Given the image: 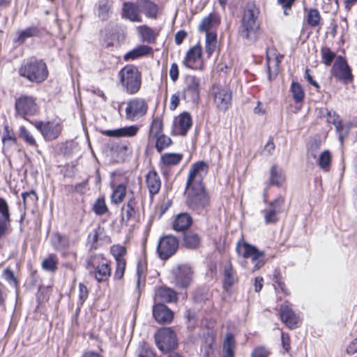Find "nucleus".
I'll return each mask as SVG.
<instances>
[{
    "mask_svg": "<svg viewBox=\"0 0 357 357\" xmlns=\"http://www.w3.org/2000/svg\"><path fill=\"white\" fill-rule=\"evenodd\" d=\"M192 270L186 265H179L174 272L176 285L181 289H186L192 281Z\"/></svg>",
    "mask_w": 357,
    "mask_h": 357,
    "instance_id": "nucleus-19",
    "label": "nucleus"
},
{
    "mask_svg": "<svg viewBox=\"0 0 357 357\" xmlns=\"http://www.w3.org/2000/svg\"><path fill=\"white\" fill-rule=\"evenodd\" d=\"M146 183L151 197L158 194L161 187L160 176L155 169L150 170L146 175Z\"/></svg>",
    "mask_w": 357,
    "mask_h": 357,
    "instance_id": "nucleus-26",
    "label": "nucleus"
},
{
    "mask_svg": "<svg viewBox=\"0 0 357 357\" xmlns=\"http://www.w3.org/2000/svg\"><path fill=\"white\" fill-rule=\"evenodd\" d=\"M284 181L282 172L280 168L274 165L270 169L269 185H276L280 187Z\"/></svg>",
    "mask_w": 357,
    "mask_h": 357,
    "instance_id": "nucleus-38",
    "label": "nucleus"
},
{
    "mask_svg": "<svg viewBox=\"0 0 357 357\" xmlns=\"http://www.w3.org/2000/svg\"><path fill=\"white\" fill-rule=\"evenodd\" d=\"M30 123L42 135L45 142H52L59 137L63 130V125L56 120H34Z\"/></svg>",
    "mask_w": 357,
    "mask_h": 357,
    "instance_id": "nucleus-8",
    "label": "nucleus"
},
{
    "mask_svg": "<svg viewBox=\"0 0 357 357\" xmlns=\"http://www.w3.org/2000/svg\"><path fill=\"white\" fill-rule=\"evenodd\" d=\"M148 109L146 102L142 98H135L130 100L126 108V116L128 119L134 120L136 117L143 116Z\"/></svg>",
    "mask_w": 357,
    "mask_h": 357,
    "instance_id": "nucleus-17",
    "label": "nucleus"
},
{
    "mask_svg": "<svg viewBox=\"0 0 357 357\" xmlns=\"http://www.w3.org/2000/svg\"><path fill=\"white\" fill-rule=\"evenodd\" d=\"M110 252L116 261V270L114 279L115 280H119L122 279L125 273L126 261L124 259V256L127 253V249L126 246L120 244L113 245L110 247Z\"/></svg>",
    "mask_w": 357,
    "mask_h": 357,
    "instance_id": "nucleus-13",
    "label": "nucleus"
},
{
    "mask_svg": "<svg viewBox=\"0 0 357 357\" xmlns=\"http://www.w3.org/2000/svg\"><path fill=\"white\" fill-rule=\"evenodd\" d=\"M318 164L321 169L328 171L331 164V154L328 150L324 151L319 155Z\"/></svg>",
    "mask_w": 357,
    "mask_h": 357,
    "instance_id": "nucleus-45",
    "label": "nucleus"
},
{
    "mask_svg": "<svg viewBox=\"0 0 357 357\" xmlns=\"http://www.w3.org/2000/svg\"><path fill=\"white\" fill-rule=\"evenodd\" d=\"M182 234V246L183 248L190 250H196L199 248L202 238L197 233L188 230Z\"/></svg>",
    "mask_w": 357,
    "mask_h": 357,
    "instance_id": "nucleus-24",
    "label": "nucleus"
},
{
    "mask_svg": "<svg viewBox=\"0 0 357 357\" xmlns=\"http://www.w3.org/2000/svg\"><path fill=\"white\" fill-rule=\"evenodd\" d=\"M284 204V198L281 195L268 202L269 208L261 211L264 215V222L266 225L275 224L279 221L278 215L282 213Z\"/></svg>",
    "mask_w": 357,
    "mask_h": 357,
    "instance_id": "nucleus-12",
    "label": "nucleus"
},
{
    "mask_svg": "<svg viewBox=\"0 0 357 357\" xmlns=\"http://www.w3.org/2000/svg\"><path fill=\"white\" fill-rule=\"evenodd\" d=\"M139 126L137 125H132L119 128V137H133L137 135L139 131Z\"/></svg>",
    "mask_w": 357,
    "mask_h": 357,
    "instance_id": "nucleus-54",
    "label": "nucleus"
},
{
    "mask_svg": "<svg viewBox=\"0 0 357 357\" xmlns=\"http://www.w3.org/2000/svg\"><path fill=\"white\" fill-rule=\"evenodd\" d=\"M43 268L48 271H54L56 268V261L52 256L45 259L42 263Z\"/></svg>",
    "mask_w": 357,
    "mask_h": 357,
    "instance_id": "nucleus-59",
    "label": "nucleus"
},
{
    "mask_svg": "<svg viewBox=\"0 0 357 357\" xmlns=\"http://www.w3.org/2000/svg\"><path fill=\"white\" fill-rule=\"evenodd\" d=\"M202 55V46H192L186 53L183 61L184 65L188 68H192L191 64L199 59Z\"/></svg>",
    "mask_w": 357,
    "mask_h": 357,
    "instance_id": "nucleus-34",
    "label": "nucleus"
},
{
    "mask_svg": "<svg viewBox=\"0 0 357 357\" xmlns=\"http://www.w3.org/2000/svg\"><path fill=\"white\" fill-rule=\"evenodd\" d=\"M351 123H349L347 127H344L343 125L342 121L338 124H337L335 126L336 132L338 135V139L340 142L341 144H343L344 139L347 137L350 128H351Z\"/></svg>",
    "mask_w": 357,
    "mask_h": 357,
    "instance_id": "nucleus-53",
    "label": "nucleus"
},
{
    "mask_svg": "<svg viewBox=\"0 0 357 357\" xmlns=\"http://www.w3.org/2000/svg\"><path fill=\"white\" fill-rule=\"evenodd\" d=\"M153 317L160 324H170L174 317V312L165 304L158 303L153 306Z\"/></svg>",
    "mask_w": 357,
    "mask_h": 357,
    "instance_id": "nucleus-18",
    "label": "nucleus"
},
{
    "mask_svg": "<svg viewBox=\"0 0 357 357\" xmlns=\"http://www.w3.org/2000/svg\"><path fill=\"white\" fill-rule=\"evenodd\" d=\"M119 82L123 91L129 94H136L142 86V73L138 68L132 64H128L119 72Z\"/></svg>",
    "mask_w": 357,
    "mask_h": 357,
    "instance_id": "nucleus-3",
    "label": "nucleus"
},
{
    "mask_svg": "<svg viewBox=\"0 0 357 357\" xmlns=\"http://www.w3.org/2000/svg\"><path fill=\"white\" fill-rule=\"evenodd\" d=\"M280 320L291 330L298 326L299 317L294 312L291 304L285 301L280 307Z\"/></svg>",
    "mask_w": 357,
    "mask_h": 357,
    "instance_id": "nucleus-15",
    "label": "nucleus"
},
{
    "mask_svg": "<svg viewBox=\"0 0 357 357\" xmlns=\"http://www.w3.org/2000/svg\"><path fill=\"white\" fill-rule=\"evenodd\" d=\"M20 75L33 83H42L48 77L49 72L43 59L30 58L19 70Z\"/></svg>",
    "mask_w": 357,
    "mask_h": 357,
    "instance_id": "nucleus-2",
    "label": "nucleus"
},
{
    "mask_svg": "<svg viewBox=\"0 0 357 357\" xmlns=\"http://www.w3.org/2000/svg\"><path fill=\"white\" fill-rule=\"evenodd\" d=\"M236 347V341H235V337L234 335L231 333L228 332L226 333L225 338L223 342V349H235Z\"/></svg>",
    "mask_w": 357,
    "mask_h": 357,
    "instance_id": "nucleus-58",
    "label": "nucleus"
},
{
    "mask_svg": "<svg viewBox=\"0 0 357 357\" xmlns=\"http://www.w3.org/2000/svg\"><path fill=\"white\" fill-rule=\"evenodd\" d=\"M153 138L155 139V147L158 153H161L165 149L172 144V139L165 134L158 135Z\"/></svg>",
    "mask_w": 357,
    "mask_h": 357,
    "instance_id": "nucleus-40",
    "label": "nucleus"
},
{
    "mask_svg": "<svg viewBox=\"0 0 357 357\" xmlns=\"http://www.w3.org/2000/svg\"><path fill=\"white\" fill-rule=\"evenodd\" d=\"M220 24L219 15L216 13H210L201 21L199 25V31L202 33L216 31Z\"/></svg>",
    "mask_w": 357,
    "mask_h": 357,
    "instance_id": "nucleus-25",
    "label": "nucleus"
},
{
    "mask_svg": "<svg viewBox=\"0 0 357 357\" xmlns=\"http://www.w3.org/2000/svg\"><path fill=\"white\" fill-rule=\"evenodd\" d=\"M259 14V9L253 2L246 4L242 17L241 29L240 36L243 38L251 39L255 37L256 31L259 29L257 22Z\"/></svg>",
    "mask_w": 357,
    "mask_h": 357,
    "instance_id": "nucleus-5",
    "label": "nucleus"
},
{
    "mask_svg": "<svg viewBox=\"0 0 357 357\" xmlns=\"http://www.w3.org/2000/svg\"><path fill=\"white\" fill-rule=\"evenodd\" d=\"M178 135L181 136L186 135L188 130L192 126V119L188 112H183L178 116Z\"/></svg>",
    "mask_w": 357,
    "mask_h": 357,
    "instance_id": "nucleus-32",
    "label": "nucleus"
},
{
    "mask_svg": "<svg viewBox=\"0 0 357 357\" xmlns=\"http://www.w3.org/2000/svg\"><path fill=\"white\" fill-rule=\"evenodd\" d=\"M186 86L182 92V98L186 99L187 97L194 103H197L200 97V79L194 75H187L185 77Z\"/></svg>",
    "mask_w": 357,
    "mask_h": 357,
    "instance_id": "nucleus-14",
    "label": "nucleus"
},
{
    "mask_svg": "<svg viewBox=\"0 0 357 357\" xmlns=\"http://www.w3.org/2000/svg\"><path fill=\"white\" fill-rule=\"evenodd\" d=\"M236 250L239 256L244 259H251V262L254 264L253 267L250 269L252 273L262 268L266 263L265 251L260 250L256 245L243 239L238 241Z\"/></svg>",
    "mask_w": 357,
    "mask_h": 357,
    "instance_id": "nucleus-4",
    "label": "nucleus"
},
{
    "mask_svg": "<svg viewBox=\"0 0 357 357\" xmlns=\"http://www.w3.org/2000/svg\"><path fill=\"white\" fill-rule=\"evenodd\" d=\"M156 296L163 302L172 303L178 299L176 292L172 288L161 287L156 291Z\"/></svg>",
    "mask_w": 357,
    "mask_h": 357,
    "instance_id": "nucleus-35",
    "label": "nucleus"
},
{
    "mask_svg": "<svg viewBox=\"0 0 357 357\" xmlns=\"http://www.w3.org/2000/svg\"><path fill=\"white\" fill-rule=\"evenodd\" d=\"M178 246L179 241L175 236L165 235L159 239L156 252L160 259L167 260L176 252Z\"/></svg>",
    "mask_w": 357,
    "mask_h": 357,
    "instance_id": "nucleus-10",
    "label": "nucleus"
},
{
    "mask_svg": "<svg viewBox=\"0 0 357 357\" xmlns=\"http://www.w3.org/2000/svg\"><path fill=\"white\" fill-rule=\"evenodd\" d=\"M2 142L3 143L6 142V141H10L13 144L16 143L17 139L14 134L13 133L12 130L9 129V127L8 126H6L4 127V133L1 139Z\"/></svg>",
    "mask_w": 357,
    "mask_h": 357,
    "instance_id": "nucleus-64",
    "label": "nucleus"
},
{
    "mask_svg": "<svg viewBox=\"0 0 357 357\" xmlns=\"http://www.w3.org/2000/svg\"><path fill=\"white\" fill-rule=\"evenodd\" d=\"M290 91L296 103H301L304 100L305 91L299 82H292L290 86Z\"/></svg>",
    "mask_w": 357,
    "mask_h": 357,
    "instance_id": "nucleus-39",
    "label": "nucleus"
},
{
    "mask_svg": "<svg viewBox=\"0 0 357 357\" xmlns=\"http://www.w3.org/2000/svg\"><path fill=\"white\" fill-rule=\"evenodd\" d=\"M330 73L337 82L344 85L349 84L354 80L352 68L347 58L342 55H338L336 57L330 70Z\"/></svg>",
    "mask_w": 357,
    "mask_h": 357,
    "instance_id": "nucleus-7",
    "label": "nucleus"
},
{
    "mask_svg": "<svg viewBox=\"0 0 357 357\" xmlns=\"http://www.w3.org/2000/svg\"><path fill=\"white\" fill-rule=\"evenodd\" d=\"M111 268L107 262L100 264L90 274L98 283L107 281L111 275Z\"/></svg>",
    "mask_w": 357,
    "mask_h": 357,
    "instance_id": "nucleus-27",
    "label": "nucleus"
},
{
    "mask_svg": "<svg viewBox=\"0 0 357 357\" xmlns=\"http://www.w3.org/2000/svg\"><path fill=\"white\" fill-rule=\"evenodd\" d=\"M89 296V290L86 286L83 283L79 284V302L82 305Z\"/></svg>",
    "mask_w": 357,
    "mask_h": 357,
    "instance_id": "nucleus-61",
    "label": "nucleus"
},
{
    "mask_svg": "<svg viewBox=\"0 0 357 357\" xmlns=\"http://www.w3.org/2000/svg\"><path fill=\"white\" fill-rule=\"evenodd\" d=\"M183 155L181 153H165L160 157V164L164 166H175L183 160Z\"/></svg>",
    "mask_w": 357,
    "mask_h": 357,
    "instance_id": "nucleus-36",
    "label": "nucleus"
},
{
    "mask_svg": "<svg viewBox=\"0 0 357 357\" xmlns=\"http://www.w3.org/2000/svg\"><path fill=\"white\" fill-rule=\"evenodd\" d=\"M187 187L185 184L184 195L186 196L185 204L191 210L201 214L209 205L210 197L200 178L198 183L190 184Z\"/></svg>",
    "mask_w": 357,
    "mask_h": 357,
    "instance_id": "nucleus-1",
    "label": "nucleus"
},
{
    "mask_svg": "<svg viewBox=\"0 0 357 357\" xmlns=\"http://www.w3.org/2000/svg\"><path fill=\"white\" fill-rule=\"evenodd\" d=\"M193 224V218L188 212H181L175 216L172 222V229L176 232H185Z\"/></svg>",
    "mask_w": 357,
    "mask_h": 357,
    "instance_id": "nucleus-20",
    "label": "nucleus"
},
{
    "mask_svg": "<svg viewBox=\"0 0 357 357\" xmlns=\"http://www.w3.org/2000/svg\"><path fill=\"white\" fill-rule=\"evenodd\" d=\"M163 123L160 118L153 119L150 126L149 137H157L158 135L162 134Z\"/></svg>",
    "mask_w": 357,
    "mask_h": 357,
    "instance_id": "nucleus-46",
    "label": "nucleus"
},
{
    "mask_svg": "<svg viewBox=\"0 0 357 357\" xmlns=\"http://www.w3.org/2000/svg\"><path fill=\"white\" fill-rule=\"evenodd\" d=\"M46 31L45 29L37 26H31L25 29L20 30L17 32V37L14 40L15 43H24L27 39L31 38H40Z\"/></svg>",
    "mask_w": 357,
    "mask_h": 357,
    "instance_id": "nucleus-21",
    "label": "nucleus"
},
{
    "mask_svg": "<svg viewBox=\"0 0 357 357\" xmlns=\"http://www.w3.org/2000/svg\"><path fill=\"white\" fill-rule=\"evenodd\" d=\"M213 100L216 107L226 112L231 106L232 91L229 88H224L220 85H213Z\"/></svg>",
    "mask_w": 357,
    "mask_h": 357,
    "instance_id": "nucleus-11",
    "label": "nucleus"
},
{
    "mask_svg": "<svg viewBox=\"0 0 357 357\" xmlns=\"http://www.w3.org/2000/svg\"><path fill=\"white\" fill-rule=\"evenodd\" d=\"M15 115L25 120L27 117L36 115L38 107L36 98L32 96L22 94L15 98Z\"/></svg>",
    "mask_w": 357,
    "mask_h": 357,
    "instance_id": "nucleus-9",
    "label": "nucleus"
},
{
    "mask_svg": "<svg viewBox=\"0 0 357 357\" xmlns=\"http://www.w3.org/2000/svg\"><path fill=\"white\" fill-rule=\"evenodd\" d=\"M266 73H267L268 80L269 81V82H271L272 81H273L274 79H276V77L278 75L279 70L275 68L273 73L271 71V66H270V62H271V59L269 55L270 48L268 47V46H267V48L266 49Z\"/></svg>",
    "mask_w": 357,
    "mask_h": 357,
    "instance_id": "nucleus-51",
    "label": "nucleus"
},
{
    "mask_svg": "<svg viewBox=\"0 0 357 357\" xmlns=\"http://www.w3.org/2000/svg\"><path fill=\"white\" fill-rule=\"evenodd\" d=\"M138 5L133 3L125 2L123 3V15L128 18L132 22H141L142 18L139 13Z\"/></svg>",
    "mask_w": 357,
    "mask_h": 357,
    "instance_id": "nucleus-33",
    "label": "nucleus"
},
{
    "mask_svg": "<svg viewBox=\"0 0 357 357\" xmlns=\"http://www.w3.org/2000/svg\"><path fill=\"white\" fill-rule=\"evenodd\" d=\"M280 338L282 348L287 353H289L291 350L290 336L289 333L282 331Z\"/></svg>",
    "mask_w": 357,
    "mask_h": 357,
    "instance_id": "nucleus-60",
    "label": "nucleus"
},
{
    "mask_svg": "<svg viewBox=\"0 0 357 357\" xmlns=\"http://www.w3.org/2000/svg\"><path fill=\"white\" fill-rule=\"evenodd\" d=\"M19 136L29 145L32 146H37L36 139L25 126H22L20 127Z\"/></svg>",
    "mask_w": 357,
    "mask_h": 357,
    "instance_id": "nucleus-50",
    "label": "nucleus"
},
{
    "mask_svg": "<svg viewBox=\"0 0 357 357\" xmlns=\"http://www.w3.org/2000/svg\"><path fill=\"white\" fill-rule=\"evenodd\" d=\"M3 277L10 284V285L13 287L17 286L18 281L14 274L13 271L10 268H6L4 269L3 272Z\"/></svg>",
    "mask_w": 357,
    "mask_h": 357,
    "instance_id": "nucleus-56",
    "label": "nucleus"
},
{
    "mask_svg": "<svg viewBox=\"0 0 357 357\" xmlns=\"http://www.w3.org/2000/svg\"><path fill=\"white\" fill-rule=\"evenodd\" d=\"M0 218L11 221L10 208L7 201L0 197Z\"/></svg>",
    "mask_w": 357,
    "mask_h": 357,
    "instance_id": "nucleus-55",
    "label": "nucleus"
},
{
    "mask_svg": "<svg viewBox=\"0 0 357 357\" xmlns=\"http://www.w3.org/2000/svg\"><path fill=\"white\" fill-rule=\"evenodd\" d=\"M92 211L96 215H102L108 211V207L103 197H98L93 205Z\"/></svg>",
    "mask_w": 357,
    "mask_h": 357,
    "instance_id": "nucleus-44",
    "label": "nucleus"
},
{
    "mask_svg": "<svg viewBox=\"0 0 357 357\" xmlns=\"http://www.w3.org/2000/svg\"><path fill=\"white\" fill-rule=\"evenodd\" d=\"M238 281L236 271L234 269L231 261H227L223 269L222 288L225 291H229Z\"/></svg>",
    "mask_w": 357,
    "mask_h": 357,
    "instance_id": "nucleus-22",
    "label": "nucleus"
},
{
    "mask_svg": "<svg viewBox=\"0 0 357 357\" xmlns=\"http://www.w3.org/2000/svg\"><path fill=\"white\" fill-rule=\"evenodd\" d=\"M131 193L133 195V192L131 191ZM137 204V202L135 198L132 195V197L129 199L126 205H124L122 208V211L126 207V222L130 220L134 215H135V206Z\"/></svg>",
    "mask_w": 357,
    "mask_h": 357,
    "instance_id": "nucleus-49",
    "label": "nucleus"
},
{
    "mask_svg": "<svg viewBox=\"0 0 357 357\" xmlns=\"http://www.w3.org/2000/svg\"><path fill=\"white\" fill-rule=\"evenodd\" d=\"M139 10L149 18H155L158 11V5L150 0H137Z\"/></svg>",
    "mask_w": 357,
    "mask_h": 357,
    "instance_id": "nucleus-31",
    "label": "nucleus"
},
{
    "mask_svg": "<svg viewBox=\"0 0 357 357\" xmlns=\"http://www.w3.org/2000/svg\"><path fill=\"white\" fill-rule=\"evenodd\" d=\"M321 54L322 61L326 66H331L333 60H335L336 57L338 56L336 54V52L332 51L328 46H321Z\"/></svg>",
    "mask_w": 357,
    "mask_h": 357,
    "instance_id": "nucleus-41",
    "label": "nucleus"
},
{
    "mask_svg": "<svg viewBox=\"0 0 357 357\" xmlns=\"http://www.w3.org/2000/svg\"><path fill=\"white\" fill-rule=\"evenodd\" d=\"M208 169V164L204 160H199L193 163L189 170L188 178L186 181L187 187L190 184L198 183L199 179L197 176L202 172H207Z\"/></svg>",
    "mask_w": 357,
    "mask_h": 357,
    "instance_id": "nucleus-23",
    "label": "nucleus"
},
{
    "mask_svg": "<svg viewBox=\"0 0 357 357\" xmlns=\"http://www.w3.org/2000/svg\"><path fill=\"white\" fill-rule=\"evenodd\" d=\"M153 52L151 46H136L132 50L128 51L123 56V59L126 61H132L144 56L149 55Z\"/></svg>",
    "mask_w": 357,
    "mask_h": 357,
    "instance_id": "nucleus-30",
    "label": "nucleus"
},
{
    "mask_svg": "<svg viewBox=\"0 0 357 357\" xmlns=\"http://www.w3.org/2000/svg\"><path fill=\"white\" fill-rule=\"evenodd\" d=\"M111 8V3L109 0H101L98 3V15L102 20H105L109 17V13Z\"/></svg>",
    "mask_w": 357,
    "mask_h": 357,
    "instance_id": "nucleus-48",
    "label": "nucleus"
},
{
    "mask_svg": "<svg viewBox=\"0 0 357 357\" xmlns=\"http://www.w3.org/2000/svg\"><path fill=\"white\" fill-rule=\"evenodd\" d=\"M137 31L141 41L143 43L148 44L155 43V39L158 35L155 30L146 25H142L137 28Z\"/></svg>",
    "mask_w": 357,
    "mask_h": 357,
    "instance_id": "nucleus-28",
    "label": "nucleus"
},
{
    "mask_svg": "<svg viewBox=\"0 0 357 357\" xmlns=\"http://www.w3.org/2000/svg\"><path fill=\"white\" fill-rule=\"evenodd\" d=\"M100 259H104L102 255H91L86 259L85 267L88 270L89 275L100 264Z\"/></svg>",
    "mask_w": 357,
    "mask_h": 357,
    "instance_id": "nucleus-43",
    "label": "nucleus"
},
{
    "mask_svg": "<svg viewBox=\"0 0 357 357\" xmlns=\"http://www.w3.org/2000/svg\"><path fill=\"white\" fill-rule=\"evenodd\" d=\"M310 70L309 68H306L305 70V75H304V77H305V79H306V81L310 84H311L312 86H313L315 89H316V91L317 92H319L320 91V89H321V86L320 84L313 78V77L310 75Z\"/></svg>",
    "mask_w": 357,
    "mask_h": 357,
    "instance_id": "nucleus-62",
    "label": "nucleus"
},
{
    "mask_svg": "<svg viewBox=\"0 0 357 357\" xmlns=\"http://www.w3.org/2000/svg\"><path fill=\"white\" fill-rule=\"evenodd\" d=\"M215 336L211 332H207L204 335L203 344L202 345V357H213L215 354L214 349Z\"/></svg>",
    "mask_w": 357,
    "mask_h": 357,
    "instance_id": "nucleus-29",
    "label": "nucleus"
},
{
    "mask_svg": "<svg viewBox=\"0 0 357 357\" xmlns=\"http://www.w3.org/2000/svg\"><path fill=\"white\" fill-rule=\"evenodd\" d=\"M21 195L25 205L26 204L29 199H30L32 203L38 199L37 194L33 190L28 192H24Z\"/></svg>",
    "mask_w": 357,
    "mask_h": 357,
    "instance_id": "nucleus-63",
    "label": "nucleus"
},
{
    "mask_svg": "<svg viewBox=\"0 0 357 357\" xmlns=\"http://www.w3.org/2000/svg\"><path fill=\"white\" fill-rule=\"evenodd\" d=\"M100 37L106 45H119L125 40L123 31L114 26H107L101 30Z\"/></svg>",
    "mask_w": 357,
    "mask_h": 357,
    "instance_id": "nucleus-16",
    "label": "nucleus"
},
{
    "mask_svg": "<svg viewBox=\"0 0 357 357\" xmlns=\"http://www.w3.org/2000/svg\"><path fill=\"white\" fill-rule=\"evenodd\" d=\"M273 277V282L278 284L279 288L281 289L282 292L285 295H289V291L286 288V285H285L284 281L282 280L281 272L279 268H275L274 270Z\"/></svg>",
    "mask_w": 357,
    "mask_h": 357,
    "instance_id": "nucleus-52",
    "label": "nucleus"
},
{
    "mask_svg": "<svg viewBox=\"0 0 357 357\" xmlns=\"http://www.w3.org/2000/svg\"><path fill=\"white\" fill-rule=\"evenodd\" d=\"M321 20L319 11L316 8H310L307 13L306 21L311 26H316Z\"/></svg>",
    "mask_w": 357,
    "mask_h": 357,
    "instance_id": "nucleus-47",
    "label": "nucleus"
},
{
    "mask_svg": "<svg viewBox=\"0 0 357 357\" xmlns=\"http://www.w3.org/2000/svg\"><path fill=\"white\" fill-rule=\"evenodd\" d=\"M271 351L264 346L255 347L251 353V357H268Z\"/></svg>",
    "mask_w": 357,
    "mask_h": 357,
    "instance_id": "nucleus-57",
    "label": "nucleus"
},
{
    "mask_svg": "<svg viewBox=\"0 0 357 357\" xmlns=\"http://www.w3.org/2000/svg\"><path fill=\"white\" fill-rule=\"evenodd\" d=\"M113 191L111 195V201L114 204H119L123 200L126 195V185L121 183L116 186L112 185Z\"/></svg>",
    "mask_w": 357,
    "mask_h": 357,
    "instance_id": "nucleus-37",
    "label": "nucleus"
},
{
    "mask_svg": "<svg viewBox=\"0 0 357 357\" xmlns=\"http://www.w3.org/2000/svg\"><path fill=\"white\" fill-rule=\"evenodd\" d=\"M154 341L162 354H171L178 348V340L176 332L171 327H161L154 334Z\"/></svg>",
    "mask_w": 357,
    "mask_h": 357,
    "instance_id": "nucleus-6",
    "label": "nucleus"
},
{
    "mask_svg": "<svg viewBox=\"0 0 357 357\" xmlns=\"http://www.w3.org/2000/svg\"><path fill=\"white\" fill-rule=\"evenodd\" d=\"M138 357H156V352L149 343L142 342L138 348Z\"/></svg>",
    "mask_w": 357,
    "mask_h": 357,
    "instance_id": "nucleus-42",
    "label": "nucleus"
}]
</instances>
